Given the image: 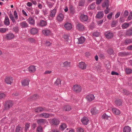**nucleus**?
<instances>
[{"label":"nucleus","instance_id":"f257e3e1","mask_svg":"<svg viewBox=\"0 0 132 132\" xmlns=\"http://www.w3.org/2000/svg\"><path fill=\"white\" fill-rule=\"evenodd\" d=\"M14 15L15 17V19L13 16V14L12 13H10L9 15V17L10 19L14 24H15L16 23L15 19L17 20L18 19L17 13L16 11H15L14 12Z\"/></svg>","mask_w":132,"mask_h":132},{"label":"nucleus","instance_id":"f03ea898","mask_svg":"<svg viewBox=\"0 0 132 132\" xmlns=\"http://www.w3.org/2000/svg\"><path fill=\"white\" fill-rule=\"evenodd\" d=\"M104 35L107 39H112L114 36V33L110 31H105L104 32Z\"/></svg>","mask_w":132,"mask_h":132},{"label":"nucleus","instance_id":"7ed1b4c3","mask_svg":"<svg viewBox=\"0 0 132 132\" xmlns=\"http://www.w3.org/2000/svg\"><path fill=\"white\" fill-rule=\"evenodd\" d=\"M76 29L80 32L83 31L85 29L84 25L80 23H77L76 24Z\"/></svg>","mask_w":132,"mask_h":132},{"label":"nucleus","instance_id":"20e7f679","mask_svg":"<svg viewBox=\"0 0 132 132\" xmlns=\"http://www.w3.org/2000/svg\"><path fill=\"white\" fill-rule=\"evenodd\" d=\"M37 123L39 125L43 126L48 122L47 120L43 118H39L37 120Z\"/></svg>","mask_w":132,"mask_h":132},{"label":"nucleus","instance_id":"39448f33","mask_svg":"<svg viewBox=\"0 0 132 132\" xmlns=\"http://www.w3.org/2000/svg\"><path fill=\"white\" fill-rule=\"evenodd\" d=\"M13 105L12 101L10 100H8L6 101L4 105V107L5 109L8 110Z\"/></svg>","mask_w":132,"mask_h":132},{"label":"nucleus","instance_id":"423d86ee","mask_svg":"<svg viewBox=\"0 0 132 132\" xmlns=\"http://www.w3.org/2000/svg\"><path fill=\"white\" fill-rule=\"evenodd\" d=\"M73 91L76 93H79L81 90V88L80 86L77 85H74L72 87Z\"/></svg>","mask_w":132,"mask_h":132},{"label":"nucleus","instance_id":"0eeeda50","mask_svg":"<svg viewBox=\"0 0 132 132\" xmlns=\"http://www.w3.org/2000/svg\"><path fill=\"white\" fill-rule=\"evenodd\" d=\"M95 97L92 94H89L86 97V99L87 101L90 102L92 101L95 98Z\"/></svg>","mask_w":132,"mask_h":132},{"label":"nucleus","instance_id":"6e6552de","mask_svg":"<svg viewBox=\"0 0 132 132\" xmlns=\"http://www.w3.org/2000/svg\"><path fill=\"white\" fill-rule=\"evenodd\" d=\"M13 79L12 77L9 76L6 77L5 79V82L7 84H11L13 81Z\"/></svg>","mask_w":132,"mask_h":132},{"label":"nucleus","instance_id":"1a4fd4ad","mask_svg":"<svg viewBox=\"0 0 132 132\" xmlns=\"http://www.w3.org/2000/svg\"><path fill=\"white\" fill-rule=\"evenodd\" d=\"M14 35L13 33H9L6 35L5 38L7 40H11L14 38Z\"/></svg>","mask_w":132,"mask_h":132},{"label":"nucleus","instance_id":"9d476101","mask_svg":"<svg viewBox=\"0 0 132 132\" xmlns=\"http://www.w3.org/2000/svg\"><path fill=\"white\" fill-rule=\"evenodd\" d=\"M80 18L81 21L82 22L86 21L88 19L87 15L84 14H81Z\"/></svg>","mask_w":132,"mask_h":132},{"label":"nucleus","instance_id":"9b49d317","mask_svg":"<svg viewBox=\"0 0 132 132\" xmlns=\"http://www.w3.org/2000/svg\"><path fill=\"white\" fill-rule=\"evenodd\" d=\"M78 41L77 43L78 44H83L85 40V38L83 36H81L80 37L77 38Z\"/></svg>","mask_w":132,"mask_h":132},{"label":"nucleus","instance_id":"f8f14e48","mask_svg":"<svg viewBox=\"0 0 132 132\" xmlns=\"http://www.w3.org/2000/svg\"><path fill=\"white\" fill-rule=\"evenodd\" d=\"M79 68L82 70L85 69L86 67V65L84 62H81L79 63Z\"/></svg>","mask_w":132,"mask_h":132},{"label":"nucleus","instance_id":"ddd939ff","mask_svg":"<svg viewBox=\"0 0 132 132\" xmlns=\"http://www.w3.org/2000/svg\"><path fill=\"white\" fill-rule=\"evenodd\" d=\"M102 7H106V9L108 8L109 7V1L108 0H105L102 5Z\"/></svg>","mask_w":132,"mask_h":132},{"label":"nucleus","instance_id":"4468645a","mask_svg":"<svg viewBox=\"0 0 132 132\" xmlns=\"http://www.w3.org/2000/svg\"><path fill=\"white\" fill-rule=\"evenodd\" d=\"M10 24L9 19L7 15L5 16L4 24L6 26H9Z\"/></svg>","mask_w":132,"mask_h":132},{"label":"nucleus","instance_id":"2eb2a0df","mask_svg":"<svg viewBox=\"0 0 132 132\" xmlns=\"http://www.w3.org/2000/svg\"><path fill=\"white\" fill-rule=\"evenodd\" d=\"M62 109L64 111H70L72 108L69 105H66L62 107Z\"/></svg>","mask_w":132,"mask_h":132},{"label":"nucleus","instance_id":"dca6fc26","mask_svg":"<svg viewBox=\"0 0 132 132\" xmlns=\"http://www.w3.org/2000/svg\"><path fill=\"white\" fill-rule=\"evenodd\" d=\"M64 16L62 13L59 14L56 18V20L59 22L62 21L63 19Z\"/></svg>","mask_w":132,"mask_h":132},{"label":"nucleus","instance_id":"f3484780","mask_svg":"<svg viewBox=\"0 0 132 132\" xmlns=\"http://www.w3.org/2000/svg\"><path fill=\"white\" fill-rule=\"evenodd\" d=\"M38 25L40 27H45L47 25V22L46 21L44 20H40Z\"/></svg>","mask_w":132,"mask_h":132},{"label":"nucleus","instance_id":"a211bd4d","mask_svg":"<svg viewBox=\"0 0 132 132\" xmlns=\"http://www.w3.org/2000/svg\"><path fill=\"white\" fill-rule=\"evenodd\" d=\"M28 69L30 73H34L36 71L35 67L34 65H31L30 66Z\"/></svg>","mask_w":132,"mask_h":132},{"label":"nucleus","instance_id":"6ab92c4d","mask_svg":"<svg viewBox=\"0 0 132 132\" xmlns=\"http://www.w3.org/2000/svg\"><path fill=\"white\" fill-rule=\"evenodd\" d=\"M39 116L40 117V118H47L49 117L50 114L48 113H44L40 114Z\"/></svg>","mask_w":132,"mask_h":132},{"label":"nucleus","instance_id":"aec40b11","mask_svg":"<svg viewBox=\"0 0 132 132\" xmlns=\"http://www.w3.org/2000/svg\"><path fill=\"white\" fill-rule=\"evenodd\" d=\"M82 123L85 125H87L88 124L89 120L88 118L85 117H84L81 120Z\"/></svg>","mask_w":132,"mask_h":132},{"label":"nucleus","instance_id":"412c9836","mask_svg":"<svg viewBox=\"0 0 132 132\" xmlns=\"http://www.w3.org/2000/svg\"><path fill=\"white\" fill-rule=\"evenodd\" d=\"M28 22L31 25H34L35 24V20L32 17H29L28 19Z\"/></svg>","mask_w":132,"mask_h":132},{"label":"nucleus","instance_id":"4be33fe9","mask_svg":"<svg viewBox=\"0 0 132 132\" xmlns=\"http://www.w3.org/2000/svg\"><path fill=\"white\" fill-rule=\"evenodd\" d=\"M43 34L45 36H47L49 35L51 33V31L49 29H46L43 30L42 31Z\"/></svg>","mask_w":132,"mask_h":132},{"label":"nucleus","instance_id":"5701e85b","mask_svg":"<svg viewBox=\"0 0 132 132\" xmlns=\"http://www.w3.org/2000/svg\"><path fill=\"white\" fill-rule=\"evenodd\" d=\"M20 25L22 28H25L28 27V25L27 23L25 21L21 22L20 23Z\"/></svg>","mask_w":132,"mask_h":132},{"label":"nucleus","instance_id":"b1692460","mask_svg":"<svg viewBox=\"0 0 132 132\" xmlns=\"http://www.w3.org/2000/svg\"><path fill=\"white\" fill-rule=\"evenodd\" d=\"M124 44L125 45L132 43V39L127 38L124 41Z\"/></svg>","mask_w":132,"mask_h":132},{"label":"nucleus","instance_id":"393cba45","mask_svg":"<svg viewBox=\"0 0 132 132\" xmlns=\"http://www.w3.org/2000/svg\"><path fill=\"white\" fill-rule=\"evenodd\" d=\"M104 14L103 11L99 12L96 15L97 18L99 19H101L103 16Z\"/></svg>","mask_w":132,"mask_h":132},{"label":"nucleus","instance_id":"a878e982","mask_svg":"<svg viewBox=\"0 0 132 132\" xmlns=\"http://www.w3.org/2000/svg\"><path fill=\"white\" fill-rule=\"evenodd\" d=\"M29 79H24L21 81L22 85L24 86L28 85L29 84Z\"/></svg>","mask_w":132,"mask_h":132},{"label":"nucleus","instance_id":"bb28decb","mask_svg":"<svg viewBox=\"0 0 132 132\" xmlns=\"http://www.w3.org/2000/svg\"><path fill=\"white\" fill-rule=\"evenodd\" d=\"M50 12V16L52 18L54 17L55 16V15L56 12V9H54L52 10H51Z\"/></svg>","mask_w":132,"mask_h":132},{"label":"nucleus","instance_id":"cd10ccee","mask_svg":"<svg viewBox=\"0 0 132 132\" xmlns=\"http://www.w3.org/2000/svg\"><path fill=\"white\" fill-rule=\"evenodd\" d=\"M38 32L37 29L35 28H32L30 30V32L31 34L32 35H34L37 34Z\"/></svg>","mask_w":132,"mask_h":132},{"label":"nucleus","instance_id":"c85d7f7f","mask_svg":"<svg viewBox=\"0 0 132 132\" xmlns=\"http://www.w3.org/2000/svg\"><path fill=\"white\" fill-rule=\"evenodd\" d=\"M64 26L65 28L68 30H70L72 28L71 24L69 23H66Z\"/></svg>","mask_w":132,"mask_h":132},{"label":"nucleus","instance_id":"c756f323","mask_svg":"<svg viewBox=\"0 0 132 132\" xmlns=\"http://www.w3.org/2000/svg\"><path fill=\"white\" fill-rule=\"evenodd\" d=\"M122 101L121 99H117L116 100L115 103V104L117 106H122Z\"/></svg>","mask_w":132,"mask_h":132},{"label":"nucleus","instance_id":"7c9ffc66","mask_svg":"<svg viewBox=\"0 0 132 132\" xmlns=\"http://www.w3.org/2000/svg\"><path fill=\"white\" fill-rule=\"evenodd\" d=\"M112 111L113 113L116 115H119L120 113V111L115 108L112 109Z\"/></svg>","mask_w":132,"mask_h":132},{"label":"nucleus","instance_id":"2f4dec72","mask_svg":"<svg viewBox=\"0 0 132 132\" xmlns=\"http://www.w3.org/2000/svg\"><path fill=\"white\" fill-rule=\"evenodd\" d=\"M52 122L53 124L57 125L59 123V121L58 119L54 118L52 120Z\"/></svg>","mask_w":132,"mask_h":132},{"label":"nucleus","instance_id":"473e14b6","mask_svg":"<svg viewBox=\"0 0 132 132\" xmlns=\"http://www.w3.org/2000/svg\"><path fill=\"white\" fill-rule=\"evenodd\" d=\"M123 131V132H130L131 131V128L128 126H125L124 128Z\"/></svg>","mask_w":132,"mask_h":132},{"label":"nucleus","instance_id":"72a5a7b5","mask_svg":"<svg viewBox=\"0 0 132 132\" xmlns=\"http://www.w3.org/2000/svg\"><path fill=\"white\" fill-rule=\"evenodd\" d=\"M69 9L71 13L74 14L75 12V7L72 5H70L69 7Z\"/></svg>","mask_w":132,"mask_h":132},{"label":"nucleus","instance_id":"f704fd0d","mask_svg":"<svg viewBox=\"0 0 132 132\" xmlns=\"http://www.w3.org/2000/svg\"><path fill=\"white\" fill-rule=\"evenodd\" d=\"M43 110L44 109L42 107H39L35 110V111L36 112H39L43 111Z\"/></svg>","mask_w":132,"mask_h":132},{"label":"nucleus","instance_id":"c9c22d12","mask_svg":"<svg viewBox=\"0 0 132 132\" xmlns=\"http://www.w3.org/2000/svg\"><path fill=\"white\" fill-rule=\"evenodd\" d=\"M129 25V24L128 23L125 22L122 24L121 27L123 29H125L128 28Z\"/></svg>","mask_w":132,"mask_h":132},{"label":"nucleus","instance_id":"e433bc0d","mask_svg":"<svg viewBox=\"0 0 132 132\" xmlns=\"http://www.w3.org/2000/svg\"><path fill=\"white\" fill-rule=\"evenodd\" d=\"M71 62H68L67 61H65L63 63V67H69L70 66Z\"/></svg>","mask_w":132,"mask_h":132},{"label":"nucleus","instance_id":"4c0bfd02","mask_svg":"<svg viewBox=\"0 0 132 132\" xmlns=\"http://www.w3.org/2000/svg\"><path fill=\"white\" fill-rule=\"evenodd\" d=\"M126 35L128 36L132 35V29H129L126 32Z\"/></svg>","mask_w":132,"mask_h":132},{"label":"nucleus","instance_id":"58836bf2","mask_svg":"<svg viewBox=\"0 0 132 132\" xmlns=\"http://www.w3.org/2000/svg\"><path fill=\"white\" fill-rule=\"evenodd\" d=\"M42 126L40 125H38L37 129V132H42L43 131V128Z\"/></svg>","mask_w":132,"mask_h":132},{"label":"nucleus","instance_id":"ea45409f","mask_svg":"<svg viewBox=\"0 0 132 132\" xmlns=\"http://www.w3.org/2000/svg\"><path fill=\"white\" fill-rule=\"evenodd\" d=\"M55 84H56L58 86H60L61 85V80L60 79L57 78L55 82Z\"/></svg>","mask_w":132,"mask_h":132},{"label":"nucleus","instance_id":"a19ab883","mask_svg":"<svg viewBox=\"0 0 132 132\" xmlns=\"http://www.w3.org/2000/svg\"><path fill=\"white\" fill-rule=\"evenodd\" d=\"M126 73L127 74H129L132 72V70L128 68H126L125 69Z\"/></svg>","mask_w":132,"mask_h":132},{"label":"nucleus","instance_id":"79ce46f5","mask_svg":"<svg viewBox=\"0 0 132 132\" xmlns=\"http://www.w3.org/2000/svg\"><path fill=\"white\" fill-rule=\"evenodd\" d=\"M85 0H80L79 2V5L80 6H82L84 5L85 3Z\"/></svg>","mask_w":132,"mask_h":132},{"label":"nucleus","instance_id":"37998d69","mask_svg":"<svg viewBox=\"0 0 132 132\" xmlns=\"http://www.w3.org/2000/svg\"><path fill=\"white\" fill-rule=\"evenodd\" d=\"M67 127L66 125L65 124L63 123H62L60 126V129L62 130H63L64 129L66 128Z\"/></svg>","mask_w":132,"mask_h":132},{"label":"nucleus","instance_id":"c03bdc74","mask_svg":"<svg viewBox=\"0 0 132 132\" xmlns=\"http://www.w3.org/2000/svg\"><path fill=\"white\" fill-rule=\"evenodd\" d=\"M13 31L16 33H18L19 30L18 27L15 26L14 27L13 29Z\"/></svg>","mask_w":132,"mask_h":132},{"label":"nucleus","instance_id":"a18cd8bd","mask_svg":"<svg viewBox=\"0 0 132 132\" xmlns=\"http://www.w3.org/2000/svg\"><path fill=\"white\" fill-rule=\"evenodd\" d=\"M91 112L92 115H95L97 113L96 109L94 108H92L91 109Z\"/></svg>","mask_w":132,"mask_h":132},{"label":"nucleus","instance_id":"49530a36","mask_svg":"<svg viewBox=\"0 0 132 132\" xmlns=\"http://www.w3.org/2000/svg\"><path fill=\"white\" fill-rule=\"evenodd\" d=\"M8 29L6 28H0V32L2 33L5 32Z\"/></svg>","mask_w":132,"mask_h":132},{"label":"nucleus","instance_id":"de8ad7c7","mask_svg":"<svg viewBox=\"0 0 132 132\" xmlns=\"http://www.w3.org/2000/svg\"><path fill=\"white\" fill-rule=\"evenodd\" d=\"M123 92L124 94L126 95H128L130 94V92L128 90L124 89L123 90Z\"/></svg>","mask_w":132,"mask_h":132},{"label":"nucleus","instance_id":"09e8293b","mask_svg":"<svg viewBox=\"0 0 132 132\" xmlns=\"http://www.w3.org/2000/svg\"><path fill=\"white\" fill-rule=\"evenodd\" d=\"M6 96L3 93H0V100L4 99Z\"/></svg>","mask_w":132,"mask_h":132},{"label":"nucleus","instance_id":"8fccbe9b","mask_svg":"<svg viewBox=\"0 0 132 132\" xmlns=\"http://www.w3.org/2000/svg\"><path fill=\"white\" fill-rule=\"evenodd\" d=\"M128 54V53L125 52H121L119 53V55L122 56H126Z\"/></svg>","mask_w":132,"mask_h":132},{"label":"nucleus","instance_id":"3c124183","mask_svg":"<svg viewBox=\"0 0 132 132\" xmlns=\"http://www.w3.org/2000/svg\"><path fill=\"white\" fill-rule=\"evenodd\" d=\"M117 23V22L116 21H113L111 24V26L112 27H115L116 26V24Z\"/></svg>","mask_w":132,"mask_h":132},{"label":"nucleus","instance_id":"603ef678","mask_svg":"<svg viewBox=\"0 0 132 132\" xmlns=\"http://www.w3.org/2000/svg\"><path fill=\"white\" fill-rule=\"evenodd\" d=\"M21 128L18 125L16 126L15 129V132H20Z\"/></svg>","mask_w":132,"mask_h":132},{"label":"nucleus","instance_id":"864d4df0","mask_svg":"<svg viewBox=\"0 0 132 132\" xmlns=\"http://www.w3.org/2000/svg\"><path fill=\"white\" fill-rule=\"evenodd\" d=\"M95 3H93L89 6V7L91 10H93L95 8Z\"/></svg>","mask_w":132,"mask_h":132},{"label":"nucleus","instance_id":"5fc2aeb1","mask_svg":"<svg viewBox=\"0 0 132 132\" xmlns=\"http://www.w3.org/2000/svg\"><path fill=\"white\" fill-rule=\"evenodd\" d=\"M28 41L32 43L35 42V40L33 38H29L28 39Z\"/></svg>","mask_w":132,"mask_h":132},{"label":"nucleus","instance_id":"6e6d98bb","mask_svg":"<svg viewBox=\"0 0 132 132\" xmlns=\"http://www.w3.org/2000/svg\"><path fill=\"white\" fill-rule=\"evenodd\" d=\"M114 51L112 48H109L108 50V52L110 55L112 54L113 53Z\"/></svg>","mask_w":132,"mask_h":132},{"label":"nucleus","instance_id":"4d7b16f0","mask_svg":"<svg viewBox=\"0 0 132 132\" xmlns=\"http://www.w3.org/2000/svg\"><path fill=\"white\" fill-rule=\"evenodd\" d=\"M113 14L112 12H111L108 15L107 17L110 20L111 19Z\"/></svg>","mask_w":132,"mask_h":132},{"label":"nucleus","instance_id":"13d9d810","mask_svg":"<svg viewBox=\"0 0 132 132\" xmlns=\"http://www.w3.org/2000/svg\"><path fill=\"white\" fill-rule=\"evenodd\" d=\"M132 19V11L130 12V14L127 18L128 20H130Z\"/></svg>","mask_w":132,"mask_h":132},{"label":"nucleus","instance_id":"bf43d9fd","mask_svg":"<svg viewBox=\"0 0 132 132\" xmlns=\"http://www.w3.org/2000/svg\"><path fill=\"white\" fill-rule=\"evenodd\" d=\"M37 95L35 94L31 96V100H34L37 98Z\"/></svg>","mask_w":132,"mask_h":132},{"label":"nucleus","instance_id":"052dcab7","mask_svg":"<svg viewBox=\"0 0 132 132\" xmlns=\"http://www.w3.org/2000/svg\"><path fill=\"white\" fill-rule=\"evenodd\" d=\"M64 38L66 40L68 41L69 39V35H65L63 36Z\"/></svg>","mask_w":132,"mask_h":132},{"label":"nucleus","instance_id":"680f3d73","mask_svg":"<svg viewBox=\"0 0 132 132\" xmlns=\"http://www.w3.org/2000/svg\"><path fill=\"white\" fill-rule=\"evenodd\" d=\"M93 35L96 37H98L100 35V33L98 32H95L93 33Z\"/></svg>","mask_w":132,"mask_h":132},{"label":"nucleus","instance_id":"e2e57ef3","mask_svg":"<svg viewBox=\"0 0 132 132\" xmlns=\"http://www.w3.org/2000/svg\"><path fill=\"white\" fill-rule=\"evenodd\" d=\"M30 126L29 124L28 123H26L25 125V129L26 131H27L28 129L29 128Z\"/></svg>","mask_w":132,"mask_h":132},{"label":"nucleus","instance_id":"0e129e2a","mask_svg":"<svg viewBox=\"0 0 132 132\" xmlns=\"http://www.w3.org/2000/svg\"><path fill=\"white\" fill-rule=\"evenodd\" d=\"M119 21L120 22L123 23L125 21V20L123 17H120V18Z\"/></svg>","mask_w":132,"mask_h":132},{"label":"nucleus","instance_id":"69168bd1","mask_svg":"<svg viewBox=\"0 0 132 132\" xmlns=\"http://www.w3.org/2000/svg\"><path fill=\"white\" fill-rule=\"evenodd\" d=\"M77 129L78 132H84V130L82 128H77Z\"/></svg>","mask_w":132,"mask_h":132},{"label":"nucleus","instance_id":"338daca9","mask_svg":"<svg viewBox=\"0 0 132 132\" xmlns=\"http://www.w3.org/2000/svg\"><path fill=\"white\" fill-rule=\"evenodd\" d=\"M38 7L40 9H42L43 8V5L41 4L38 3Z\"/></svg>","mask_w":132,"mask_h":132},{"label":"nucleus","instance_id":"774afa93","mask_svg":"<svg viewBox=\"0 0 132 132\" xmlns=\"http://www.w3.org/2000/svg\"><path fill=\"white\" fill-rule=\"evenodd\" d=\"M47 5L48 7L50 8L53 7V5L52 3L49 2L47 3Z\"/></svg>","mask_w":132,"mask_h":132}]
</instances>
